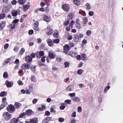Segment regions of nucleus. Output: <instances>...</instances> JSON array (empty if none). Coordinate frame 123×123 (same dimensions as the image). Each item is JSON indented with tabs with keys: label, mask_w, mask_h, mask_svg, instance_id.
<instances>
[{
	"label": "nucleus",
	"mask_w": 123,
	"mask_h": 123,
	"mask_svg": "<svg viewBox=\"0 0 123 123\" xmlns=\"http://www.w3.org/2000/svg\"><path fill=\"white\" fill-rule=\"evenodd\" d=\"M68 55L71 56L73 57H75V55H74V53L72 51L69 52L68 53Z\"/></svg>",
	"instance_id": "obj_47"
},
{
	"label": "nucleus",
	"mask_w": 123,
	"mask_h": 123,
	"mask_svg": "<svg viewBox=\"0 0 123 123\" xmlns=\"http://www.w3.org/2000/svg\"><path fill=\"white\" fill-rule=\"evenodd\" d=\"M81 59L83 60H88L85 54H83L81 55Z\"/></svg>",
	"instance_id": "obj_22"
},
{
	"label": "nucleus",
	"mask_w": 123,
	"mask_h": 123,
	"mask_svg": "<svg viewBox=\"0 0 123 123\" xmlns=\"http://www.w3.org/2000/svg\"><path fill=\"white\" fill-rule=\"evenodd\" d=\"M72 100L73 101L76 102H79L80 101V98L77 97H74L72 98Z\"/></svg>",
	"instance_id": "obj_16"
},
{
	"label": "nucleus",
	"mask_w": 123,
	"mask_h": 123,
	"mask_svg": "<svg viewBox=\"0 0 123 123\" xmlns=\"http://www.w3.org/2000/svg\"><path fill=\"white\" fill-rule=\"evenodd\" d=\"M69 94V96L71 97H74L75 95V93H70Z\"/></svg>",
	"instance_id": "obj_56"
},
{
	"label": "nucleus",
	"mask_w": 123,
	"mask_h": 123,
	"mask_svg": "<svg viewBox=\"0 0 123 123\" xmlns=\"http://www.w3.org/2000/svg\"><path fill=\"white\" fill-rule=\"evenodd\" d=\"M62 7L64 11L68 12L70 9L69 5L67 4H62Z\"/></svg>",
	"instance_id": "obj_2"
},
{
	"label": "nucleus",
	"mask_w": 123,
	"mask_h": 123,
	"mask_svg": "<svg viewBox=\"0 0 123 123\" xmlns=\"http://www.w3.org/2000/svg\"><path fill=\"white\" fill-rule=\"evenodd\" d=\"M56 61L58 62H60L62 60V59L60 57H57L56 59Z\"/></svg>",
	"instance_id": "obj_55"
},
{
	"label": "nucleus",
	"mask_w": 123,
	"mask_h": 123,
	"mask_svg": "<svg viewBox=\"0 0 123 123\" xmlns=\"http://www.w3.org/2000/svg\"><path fill=\"white\" fill-rule=\"evenodd\" d=\"M88 19L86 17H84L83 18V24L82 26H85L86 24L88 21Z\"/></svg>",
	"instance_id": "obj_11"
},
{
	"label": "nucleus",
	"mask_w": 123,
	"mask_h": 123,
	"mask_svg": "<svg viewBox=\"0 0 123 123\" xmlns=\"http://www.w3.org/2000/svg\"><path fill=\"white\" fill-rule=\"evenodd\" d=\"M37 101V99H34L32 100V102L33 104H35L36 103Z\"/></svg>",
	"instance_id": "obj_61"
},
{
	"label": "nucleus",
	"mask_w": 123,
	"mask_h": 123,
	"mask_svg": "<svg viewBox=\"0 0 123 123\" xmlns=\"http://www.w3.org/2000/svg\"><path fill=\"white\" fill-rule=\"evenodd\" d=\"M19 117L20 118H22L23 117H26V115L25 114V113H23L20 114V115H19Z\"/></svg>",
	"instance_id": "obj_32"
},
{
	"label": "nucleus",
	"mask_w": 123,
	"mask_h": 123,
	"mask_svg": "<svg viewBox=\"0 0 123 123\" xmlns=\"http://www.w3.org/2000/svg\"><path fill=\"white\" fill-rule=\"evenodd\" d=\"M59 39H56L54 40V42L55 43H57L59 42Z\"/></svg>",
	"instance_id": "obj_53"
},
{
	"label": "nucleus",
	"mask_w": 123,
	"mask_h": 123,
	"mask_svg": "<svg viewBox=\"0 0 123 123\" xmlns=\"http://www.w3.org/2000/svg\"><path fill=\"white\" fill-rule=\"evenodd\" d=\"M73 17V15L72 14L70 13L68 16V18L69 19L71 20L72 19Z\"/></svg>",
	"instance_id": "obj_40"
},
{
	"label": "nucleus",
	"mask_w": 123,
	"mask_h": 123,
	"mask_svg": "<svg viewBox=\"0 0 123 123\" xmlns=\"http://www.w3.org/2000/svg\"><path fill=\"white\" fill-rule=\"evenodd\" d=\"M6 85L8 87H11L13 85V83L12 82L9 81L7 80L6 81Z\"/></svg>",
	"instance_id": "obj_10"
},
{
	"label": "nucleus",
	"mask_w": 123,
	"mask_h": 123,
	"mask_svg": "<svg viewBox=\"0 0 123 123\" xmlns=\"http://www.w3.org/2000/svg\"><path fill=\"white\" fill-rule=\"evenodd\" d=\"M18 21L19 19H15L13 21L12 23L13 24H16L18 22Z\"/></svg>",
	"instance_id": "obj_58"
},
{
	"label": "nucleus",
	"mask_w": 123,
	"mask_h": 123,
	"mask_svg": "<svg viewBox=\"0 0 123 123\" xmlns=\"http://www.w3.org/2000/svg\"><path fill=\"white\" fill-rule=\"evenodd\" d=\"M94 14V12L92 11H90L89 12L88 14L90 16H92Z\"/></svg>",
	"instance_id": "obj_49"
},
{
	"label": "nucleus",
	"mask_w": 123,
	"mask_h": 123,
	"mask_svg": "<svg viewBox=\"0 0 123 123\" xmlns=\"http://www.w3.org/2000/svg\"><path fill=\"white\" fill-rule=\"evenodd\" d=\"M86 9L87 10H89L91 8L90 4L89 3H87L86 4Z\"/></svg>",
	"instance_id": "obj_29"
},
{
	"label": "nucleus",
	"mask_w": 123,
	"mask_h": 123,
	"mask_svg": "<svg viewBox=\"0 0 123 123\" xmlns=\"http://www.w3.org/2000/svg\"><path fill=\"white\" fill-rule=\"evenodd\" d=\"M52 69L53 71H58V68H57L56 67L53 66Z\"/></svg>",
	"instance_id": "obj_50"
},
{
	"label": "nucleus",
	"mask_w": 123,
	"mask_h": 123,
	"mask_svg": "<svg viewBox=\"0 0 123 123\" xmlns=\"http://www.w3.org/2000/svg\"><path fill=\"white\" fill-rule=\"evenodd\" d=\"M31 70L34 72L36 70V67L34 65H32L30 68Z\"/></svg>",
	"instance_id": "obj_42"
},
{
	"label": "nucleus",
	"mask_w": 123,
	"mask_h": 123,
	"mask_svg": "<svg viewBox=\"0 0 123 123\" xmlns=\"http://www.w3.org/2000/svg\"><path fill=\"white\" fill-rule=\"evenodd\" d=\"M49 56V58L51 59H53L54 57V55L50 52H49L48 53Z\"/></svg>",
	"instance_id": "obj_24"
},
{
	"label": "nucleus",
	"mask_w": 123,
	"mask_h": 123,
	"mask_svg": "<svg viewBox=\"0 0 123 123\" xmlns=\"http://www.w3.org/2000/svg\"><path fill=\"white\" fill-rule=\"evenodd\" d=\"M25 2V0H18V4L21 5L24 4Z\"/></svg>",
	"instance_id": "obj_26"
},
{
	"label": "nucleus",
	"mask_w": 123,
	"mask_h": 123,
	"mask_svg": "<svg viewBox=\"0 0 123 123\" xmlns=\"http://www.w3.org/2000/svg\"><path fill=\"white\" fill-rule=\"evenodd\" d=\"M45 114L46 116H49L50 113L49 111H47L45 112Z\"/></svg>",
	"instance_id": "obj_63"
},
{
	"label": "nucleus",
	"mask_w": 123,
	"mask_h": 123,
	"mask_svg": "<svg viewBox=\"0 0 123 123\" xmlns=\"http://www.w3.org/2000/svg\"><path fill=\"white\" fill-rule=\"evenodd\" d=\"M83 72V70L82 69H79L77 72V74H78L80 75L82 74Z\"/></svg>",
	"instance_id": "obj_30"
},
{
	"label": "nucleus",
	"mask_w": 123,
	"mask_h": 123,
	"mask_svg": "<svg viewBox=\"0 0 123 123\" xmlns=\"http://www.w3.org/2000/svg\"><path fill=\"white\" fill-rule=\"evenodd\" d=\"M44 20L47 22H49L50 20V18L48 16L46 15H44L43 17Z\"/></svg>",
	"instance_id": "obj_15"
},
{
	"label": "nucleus",
	"mask_w": 123,
	"mask_h": 123,
	"mask_svg": "<svg viewBox=\"0 0 123 123\" xmlns=\"http://www.w3.org/2000/svg\"><path fill=\"white\" fill-rule=\"evenodd\" d=\"M3 10L6 12H7L9 11L10 9L7 6H5L3 8Z\"/></svg>",
	"instance_id": "obj_31"
},
{
	"label": "nucleus",
	"mask_w": 123,
	"mask_h": 123,
	"mask_svg": "<svg viewBox=\"0 0 123 123\" xmlns=\"http://www.w3.org/2000/svg\"><path fill=\"white\" fill-rule=\"evenodd\" d=\"M18 50V47L16 46L14 47L13 49V51L16 53L17 52Z\"/></svg>",
	"instance_id": "obj_35"
},
{
	"label": "nucleus",
	"mask_w": 123,
	"mask_h": 123,
	"mask_svg": "<svg viewBox=\"0 0 123 123\" xmlns=\"http://www.w3.org/2000/svg\"><path fill=\"white\" fill-rule=\"evenodd\" d=\"M50 111L51 113H55L56 112L54 110V108L52 107L50 109Z\"/></svg>",
	"instance_id": "obj_52"
},
{
	"label": "nucleus",
	"mask_w": 123,
	"mask_h": 123,
	"mask_svg": "<svg viewBox=\"0 0 123 123\" xmlns=\"http://www.w3.org/2000/svg\"><path fill=\"white\" fill-rule=\"evenodd\" d=\"M15 105L17 108H19L20 106L21 105V104L18 102H16L15 104Z\"/></svg>",
	"instance_id": "obj_39"
},
{
	"label": "nucleus",
	"mask_w": 123,
	"mask_h": 123,
	"mask_svg": "<svg viewBox=\"0 0 123 123\" xmlns=\"http://www.w3.org/2000/svg\"><path fill=\"white\" fill-rule=\"evenodd\" d=\"M59 121L60 122H62L64 121V119L63 118H60L59 119Z\"/></svg>",
	"instance_id": "obj_57"
},
{
	"label": "nucleus",
	"mask_w": 123,
	"mask_h": 123,
	"mask_svg": "<svg viewBox=\"0 0 123 123\" xmlns=\"http://www.w3.org/2000/svg\"><path fill=\"white\" fill-rule=\"evenodd\" d=\"M76 26L78 29H80L81 28V25L80 23H76L75 24Z\"/></svg>",
	"instance_id": "obj_33"
},
{
	"label": "nucleus",
	"mask_w": 123,
	"mask_h": 123,
	"mask_svg": "<svg viewBox=\"0 0 123 123\" xmlns=\"http://www.w3.org/2000/svg\"><path fill=\"white\" fill-rule=\"evenodd\" d=\"M32 111L30 110H27L25 113V114L26 115V116L28 115H30L32 114Z\"/></svg>",
	"instance_id": "obj_18"
},
{
	"label": "nucleus",
	"mask_w": 123,
	"mask_h": 123,
	"mask_svg": "<svg viewBox=\"0 0 123 123\" xmlns=\"http://www.w3.org/2000/svg\"><path fill=\"white\" fill-rule=\"evenodd\" d=\"M92 31L90 30H88L86 32V34L87 36H90L91 35Z\"/></svg>",
	"instance_id": "obj_43"
},
{
	"label": "nucleus",
	"mask_w": 123,
	"mask_h": 123,
	"mask_svg": "<svg viewBox=\"0 0 123 123\" xmlns=\"http://www.w3.org/2000/svg\"><path fill=\"white\" fill-rule=\"evenodd\" d=\"M67 89L68 91H71L74 89V87L72 86H68L67 88Z\"/></svg>",
	"instance_id": "obj_20"
},
{
	"label": "nucleus",
	"mask_w": 123,
	"mask_h": 123,
	"mask_svg": "<svg viewBox=\"0 0 123 123\" xmlns=\"http://www.w3.org/2000/svg\"><path fill=\"white\" fill-rule=\"evenodd\" d=\"M79 13L80 14L82 15L83 16L85 15L86 13L85 11H83L80 10L79 12Z\"/></svg>",
	"instance_id": "obj_34"
},
{
	"label": "nucleus",
	"mask_w": 123,
	"mask_h": 123,
	"mask_svg": "<svg viewBox=\"0 0 123 123\" xmlns=\"http://www.w3.org/2000/svg\"><path fill=\"white\" fill-rule=\"evenodd\" d=\"M37 120L36 118L32 119L30 120L31 123H37Z\"/></svg>",
	"instance_id": "obj_23"
},
{
	"label": "nucleus",
	"mask_w": 123,
	"mask_h": 123,
	"mask_svg": "<svg viewBox=\"0 0 123 123\" xmlns=\"http://www.w3.org/2000/svg\"><path fill=\"white\" fill-rule=\"evenodd\" d=\"M7 94V93L5 91H3L0 94V96L3 97L6 96Z\"/></svg>",
	"instance_id": "obj_27"
},
{
	"label": "nucleus",
	"mask_w": 123,
	"mask_h": 123,
	"mask_svg": "<svg viewBox=\"0 0 123 123\" xmlns=\"http://www.w3.org/2000/svg\"><path fill=\"white\" fill-rule=\"evenodd\" d=\"M110 88V86H106L104 90V93H106L107 91Z\"/></svg>",
	"instance_id": "obj_37"
},
{
	"label": "nucleus",
	"mask_w": 123,
	"mask_h": 123,
	"mask_svg": "<svg viewBox=\"0 0 123 123\" xmlns=\"http://www.w3.org/2000/svg\"><path fill=\"white\" fill-rule=\"evenodd\" d=\"M5 14H0V19H3L5 17Z\"/></svg>",
	"instance_id": "obj_48"
},
{
	"label": "nucleus",
	"mask_w": 123,
	"mask_h": 123,
	"mask_svg": "<svg viewBox=\"0 0 123 123\" xmlns=\"http://www.w3.org/2000/svg\"><path fill=\"white\" fill-rule=\"evenodd\" d=\"M18 10H15L12 11V15L13 16H16L18 14Z\"/></svg>",
	"instance_id": "obj_21"
},
{
	"label": "nucleus",
	"mask_w": 123,
	"mask_h": 123,
	"mask_svg": "<svg viewBox=\"0 0 123 123\" xmlns=\"http://www.w3.org/2000/svg\"><path fill=\"white\" fill-rule=\"evenodd\" d=\"M18 121V118H13L10 121V123H17Z\"/></svg>",
	"instance_id": "obj_17"
},
{
	"label": "nucleus",
	"mask_w": 123,
	"mask_h": 123,
	"mask_svg": "<svg viewBox=\"0 0 123 123\" xmlns=\"http://www.w3.org/2000/svg\"><path fill=\"white\" fill-rule=\"evenodd\" d=\"M47 31L46 34L48 35H49L52 34L53 32V31L51 28L49 26H48L46 29Z\"/></svg>",
	"instance_id": "obj_8"
},
{
	"label": "nucleus",
	"mask_w": 123,
	"mask_h": 123,
	"mask_svg": "<svg viewBox=\"0 0 123 123\" xmlns=\"http://www.w3.org/2000/svg\"><path fill=\"white\" fill-rule=\"evenodd\" d=\"M7 110L9 112L12 113L14 111V106L11 105H10L7 107Z\"/></svg>",
	"instance_id": "obj_4"
},
{
	"label": "nucleus",
	"mask_w": 123,
	"mask_h": 123,
	"mask_svg": "<svg viewBox=\"0 0 123 123\" xmlns=\"http://www.w3.org/2000/svg\"><path fill=\"white\" fill-rule=\"evenodd\" d=\"M6 22L3 21L0 23V30H1L5 26Z\"/></svg>",
	"instance_id": "obj_13"
},
{
	"label": "nucleus",
	"mask_w": 123,
	"mask_h": 123,
	"mask_svg": "<svg viewBox=\"0 0 123 123\" xmlns=\"http://www.w3.org/2000/svg\"><path fill=\"white\" fill-rule=\"evenodd\" d=\"M52 117H46L42 121V123H49V121L51 120Z\"/></svg>",
	"instance_id": "obj_7"
},
{
	"label": "nucleus",
	"mask_w": 123,
	"mask_h": 123,
	"mask_svg": "<svg viewBox=\"0 0 123 123\" xmlns=\"http://www.w3.org/2000/svg\"><path fill=\"white\" fill-rule=\"evenodd\" d=\"M64 64L65 65V67L66 68L69 66V64L68 62H66L64 63Z\"/></svg>",
	"instance_id": "obj_45"
},
{
	"label": "nucleus",
	"mask_w": 123,
	"mask_h": 123,
	"mask_svg": "<svg viewBox=\"0 0 123 123\" xmlns=\"http://www.w3.org/2000/svg\"><path fill=\"white\" fill-rule=\"evenodd\" d=\"M6 98L4 97L2 98V104L0 105V106L3 109L4 107L7 104V103L6 102Z\"/></svg>",
	"instance_id": "obj_5"
},
{
	"label": "nucleus",
	"mask_w": 123,
	"mask_h": 123,
	"mask_svg": "<svg viewBox=\"0 0 123 123\" xmlns=\"http://www.w3.org/2000/svg\"><path fill=\"white\" fill-rule=\"evenodd\" d=\"M31 64L28 63H24L21 66V68L25 70L26 69H29L30 66Z\"/></svg>",
	"instance_id": "obj_3"
},
{
	"label": "nucleus",
	"mask_w": 123,
	"mask_h": 123,
	"mask_svg": "<svg viewBox=\"0 0 123 123\" xmlns=\"http://www.w3.org/2000/svg\"><path fill=\"white\" fill-rule=\"evenodd\" d=\"M25 60L27 62H30L32 60V58L30 55H27L25 58Z\"/></svg>",
	"instance_id": "obj_12"
},
{
	"label": "nucleus",
	"mask_w": 123,
	"mask_h": 123,
	"mask_svg": "<svg viewBox=\"0 0 123 123\" xmlns=\"http://www.w3.org/2000/svg\"><path fill=\"white\" fill-rule=\"evenodd\" d=\"M65 103L68 104V105L71 104V101L70 99H67L65 101Z\"/></svg>",
	"instance_id": "obj_36"
},
{
	"label": "nucleus",
	"mask_w": 123,
	"mask_h": 123,
	"mask_svg": "<svg viewBox=\"0 0 123 123\" xmlns=\"http://www.w3.org/2000/svg\"><path fill=\"white\" fill-rule=\"evenodd\" d=\"M44 53L43 51L37 52L36 53V56L38 58H40L44 55Z\"/></svg>",
	"instance_id": "obj_9"
},
{
	"label": "nucleus",
	"mask_w": 123,
	"mask_h": 123,
	"mask_svg": "<svg viewBox=\"0 0 123 123\" xmlns=\"http://www.w3.org/2000/svg\"><path fill=\"white\" fill-rule=\"evenodd\" d=\"M69 23V21L68 20H67L65 21L63 25L64 26H66L68 25Z\"/></svg>",
	"instance_id": "obj_54"
},
{
	"label": "nucleus",
	"mask_w": 123,
	"mask_h": 123,
	"mask_svg": "<svg viewBox=\"0 0 123 123\" xmlns=\"http://www.w3.org/2000/svg\"><path fill=\"white\" fill-rule=\"evenodd\" d=\"M38 21L35 22L34 24V26H38Z\"/></svg>",
	"instance_id": "obj_60"
},
{
	"label": "nucleus",
	"mask_w": 123,
	"mask_h": 123,
	"mask_svg": "<svg viewBox=\"0 0 123 123\" xmlns=\"http://www.w3.org/2000/svg\"><path fill=\"white\" fill-rule=\"evenodd\" d=\"M70 49V47L68 45H65L64 47L63 52L65 54H67Z\"/></svg>",
	"instance_id": "obj_6"
},
{
	"label": "nucleus",
	"mask_w": 123,
	"mask_h": 123,
	"mask_svg": "<svg viewBox=\"0 0 123 123\" xmlns=\"http://www.w3.org/2000/svg\"><path fill=\"white\" fill-rule=\"evenodd\" d=\"M53 36L57 38L59 37V34L57 32L54 33L53 34Z\"/></svg>",
	"instance_id": "obj_46"
},
{
	"label": "nucleus",
	"mask_w": 123,
	"mask_h": 123,
	"mask_svg": "<svg viewBox=\"0 0 123 123\" xmlns=\"http://www.w3.org/2000/svg\"><path fill=\"white\" fill-rule=\"evenodd\" d=\"M31 81L33 82H35L36 81V79L35 77L33 75L31 76Z\"/></svg>",
	"instance_id": "obj_28"
},
{
	"label": "nucleus",
	"mask_w": 123,
	"mask_h": 123,
	"mask_svg": "<svg viewBox=\"0 0 123 123\" xmlns=\"http://www.w3.org/2000/svg\"><path fill=\"white\" fill-rule=\"evenodd\" d=\"M8 77L7 73L6 72H5L3 74V77L4 78H7Z\"/></svg>",
	"instance_id": "obj_44"
},
{
	"label": "nucleus",
	"mask_w": 123,
	"mask_h": 123,
	"mask_svg": "<svg viewBox=\"0 0 123 123\" xmlns=\"http://www.w3.org/2000/svg\"><path fill=\"white\" fill-rule=\"evenodd\" d=\"M47 42L48 44V45L50 46H51L53 45V42L52 40L50 39H49L47 41Z\"/></svg>",
	"instance_id": "obj_19"
},
{
	"label": "nucleus",
	"mask_w": 123,
	"mask_h": 123,
	"mask_svg": "<svg viewBox=\"0 0 123 123\" xmlns=\"http://www.w3.org/2000/svg\"><path fill=\"white\" fill-rule=\"evenodd\" d=\"M25 50L24 49L22 48L20 51L19 53L20 54L22 55L25 52Z\"/></svg>",
	"instance_id": "obj_41"
},
{
	"label": "nucleus",
	"mask_w": 123,
	"mask_h": 123,
	"mask_svg": "<svg viewBox=\"0 0 123 123\" xmlns=\"http://www.w3.org/2000/svg\"><path fill=\"white\" fill-rule=\"evenodd\" d=\"M76 59L79 60H80L81 59V57L80 55H78L76 56Z\"/></svg>",
	"instance_id": "obj_62"
},
{
	"label": "nucleus",
	"mask_w": 123,
	"mask_h": 123,
	"mask_svg": "<svg viewBox=\"0 0 123 123\" xmlns=\"http://www.w3.org/2000/svg\"><path fill=\"white\" fill-rule=\"evenodd\" d=\"M17 2L16 0H13L11 1V3L12 5H15Z\"/></svg>",
	"instance_id": "obj_59"
},
{
	"label": "nucleus",
	"mask_w": 123,
	"mask_h": 123,
	"mask_svg": "<svg viewBox=\"0 0 123 123\" xmlns=\"http://www.w3.org/2000/svg\"><path fill=\"white\" fill-rule=\"evenodd\" d=\"M74 40L76 42H79L80 39L79 36L78 35H75L74 38Z\"/></svg>",
	"instance_id": "obj_14"
},
{
	"label": "nucleus",
	"mask_w": 123,
	"mask_h": 123,
	"mask_svg": "<svg viewBox=\"0 0 123 123\" xmlns=\"http://www.w3.org/2000/svg\"><path fill=\"white\" fill-rule=\"evenodd\" d=\"M74 3L77 6H79L80 4V2L79 0H74Z\"/></svg>",
	"instance_id": "obj_25"
},
{
	"label": "nucleus",
	"mask_w": 123,
	"mask_h": 123,
	"mask_svg": "<svg viewBox=\"0 0 123 123\" xmlns=\"http://www.w3.org/2000/svg\"><path fill=\"white\" fill-rule=\"evenodd\" d=\"M29 7V6L25 5L24 6L23 9L24 11H26Z\"/></svg>",
	"instance_id": "obj_38"
},
{
	"label": "nucleus",
	"mask_w": 123,
	"mask_h": 123,
	"mask_svg": "<svg viewBox=\"0 0 123 123\" xmlns=\"http://www.w3.org/2000/svg\"><path fill=\"white\" fill-rule=\"evenodd\" d=\"M15 24H11L10 25V27L12 29H14L15 27Z\"/></svg>",
	"instance_id": "obj_51"
},
{
	"label": "nucleus",
	"mask_w": 123,
	"mask_h": 123,
	"mask_svg": "<svg viewBox=\"0 0 123 123\" xmlns=\"http://www.w3.org/2000/svg\"><path fill=\"white\" fill-rule=\"evenodd\" d=\"M12 115L8 112H6L3 113L2 117L5 120L8 121L11 118Z\"/></svg>",
	"instance_id": "obj_1"
},
{
	"label": "nucleus",
	"mask_w": 123,
	"mask_h": 123,
	"mask_svg": "<svg viewBox=\"0 0 123 123\" xmlns=\"http://www.w3.org/2000/svg\"><path fill=\"white\" fill-rule=\"evenodd\" d=\"M33 29L36 31H38L39 30L38 26H33Z\"/></svg>",
	"instance_id": "obj_64"
}]
</instances>
